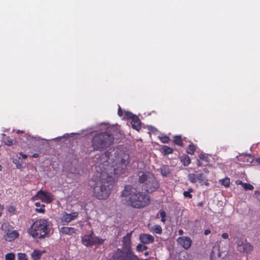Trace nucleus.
<instances>
[{
	"label": "nucleus",
	"mask_w": 260,
	"mask_h": 260,
	"mask_svg": "<svg viewBox=\"0 0 260 260\" xmlns=\"http://www.w3.org/2000/svg\"><path fill=\"white\" fill-rule=\"evenodd\" d=\"M192 188H189L187 191H185L183 192V196L185 198H188L189 199H191L192 197V195L191 194V192H193Z\"/></svg>",
	"instance_id": "nucleus-27"
},
{
	"label": "nucleus",
	"mask_w": 260,
	"mask_h": 260,
	"mask_svg": "<svg viewBox=\"0 0 260 260\" xmlns=\"http://www.w3.org/2000/svg\"><path fill=\"white\" fill-rule=\"evenodd\" d=\"M33 201L41 200L42 202L49 204L53 200V196L51 193L40 190L38 191L36 195L32 198Z\"/></svg>",
	"instance_id": "nucleus-9"
},
{
	"label": "nucleus",
	"mask_w": 260,
	"mask_h": 260,
	"mask_svg": "<svg viewBox=\"0 0 260 260\" xmlns=\"http://www.w3.org/2000/svg\"><path fill=\"white\" fill-rule=\"evenodd\" d=\"M39 156V155L38 153H34L31 157L34 158H38Z\"/></svg>",
	"instance_id": "nucleus-42"
},
{
	"label": "nucleus",
	"mask_w": 260,
	"mask_h": 260,
	"mask_svg": "<svg viewBox=\"0 0 260 260\" xmlns=\"http://www.w3.org/2000/svg\"><path fill=\"white\" fill-rule=\"evenodd\" d=\"M177 242L184 249H189L191 245L192 240L189 237L183 236L179 237L177 239Z\"/></svg>",
	"instance_id": "nucleus-10"
},
{
	"label": "nucleus",
	"mask_w": 260,
	"mask_h": 260,
	"mask_svg": "<svg viewBox=\"0 0 260 260\" xmlns=\"http://www.w3.org/2000/svg\"><path fill=\"white\" fill-rule=\"evenodd\" d=\"M19 233L16 230H14L10 232H8L5 236V238L7 241L9 242L13 241L19 236Z\"/></svg>",
	"instance_id": "nucleus-15"
},
{
	"label": "nucleus",
	"mask_w": 260,
	"mask_h": 260,
	"mask_svg": "<svg viewBox=\"0 0 260 260\" xmlns=\"http://www.w3.org/2000/svg\"><path fill=\"white\" fill-rule=\"evenodd\" d=\"M219 182L225 187H228L230 186V179L228 177H225L224 179H220Z\"/></svg>",
	"instance_id": "nucleus-24"
},
{
	"label": "nucleus",
	"mask_w": 260,
	"mask_h": 260,
	"mask_svg": "<svg viewBox=\"0 0 260 260\" xmlns=\"http://www.w3.org/2000/svg\"><path fill=\"white\" fill-rule=\"evenodd\" d=\"M19 155L21 156L22 158L24 159L27 158V155L26 154L22 153V152H20Z\"/></svg>",
	"instance_id": "nucleus-39"
},
{
	"label": "nucleus",
	"mask_w": 260,
	"mask_h": 260,
	"mask_svg": "<svg viewBox=\"0 0 260 260\" xmlns=\"http://www.w3.org/2000/svg\"><path fill=\"white\" fill-rule=\"evenodd\" d=\"M3 142L4 144L9 146H11L13 145V141L9 136H7L5 134L4 135Z\"/></svg>",
	"instance_id": "nucleus-22"
},
{
	"label": "nucleus",
	"mask_w": 260,
	"mask_h": 260,
	"mask_svg": "<svg viewBox=\"0 0 260 260\" xmlns=\"http://www.w3.org/2000/svg\"><path fill=\"white\" fill-rule=\"evenodd\" d=\"M199 158L200 159L204 160V161H206V162H208L209 161V156L206 154H202V153L200 154L199 155Z\"/></svg>",
	"instance_id": "nucleus-28"
},
{
	"label": "nucleus",
	"mask_w": 260,
	"mask_h": 260,
	"mask_svg": "<svg viewBox=\"0 0 260 260\" xmlns=\"http://www.w3.org/2000/svg\"><path fill=\"white\" fill-rule=\"evenodd\" d=\"M188 178L192 183L199 182L202 185L208 186L209 183L208 182L207 177L202 173H199L196 171V173H190L188 176Z\"/></svg>",
	"instance_id": "nucleus-8"
},
{
	"label": "nucleus",
	"mask_w": 260,
	"mask_h": 260,
	"mask_svg": "<svg viewBox=\"0 0 260 260\" xmlns=\"http://www.w3.org/2000/svg\"><path fill=\"white\" fill-rule=\"evenodd\" d=\"M184 232L181 229L178 230V234L180 235H182L183 234Z\"/></svg>",
	"instance_id": "nucleus-43"
},
{
	"label": "nucleus",
	"mask_w": 260,
	"mask_h": 260,
	"mask_svg": "<svg viewBox=\"0 0 260 260\" xmlns=\"http://www.w3.org/2000/svg\"><path fill=\"white\" fill-rule=\"evenodd\" d=\"M59 231L62 235H71L77 234V230L71 227L62 226L59 229Z\"/></svg>",
	"instance_id": "nucleus-14"
},
{
	"label": "nucleus",
	"mask_w": 260,
	"mask_h": 260,
	"mask_svg": "<svg viewBox=\"0 0 260 260\" xmlns=\"http://www.w3.org/2000/svg\"><path fill=\"white\" fill-rule=\"evenodd\" d=\"M203 171L205 173H207V174H208L209 173L208 170L207 169H203Z\"/></svg>",
	"instance_id": "nucleus-45"
},
{
	"label": "nucleus",
	"mask_w": 260,
	"mask_h": 260,
	"mask_svg": "<svg viewBox=\"0 0 260 260\" xmlns=\"http://www.w3.org/2000/svg\"><path fill=\"white\" fill-rule=\"evenodd\" d=\"M211 233V231L209 229H206L204 231V234L205 235H208Z\"/></svg>",
	"instance_id": "nucleus-40"
},
{
	"label": "nucleus",
	"mask_w": 260,
	"mask_h": 260,
	"mask_svg": "<svg viewBox=\"0 0 260 260\" xmlns=\"http://www.w3.org/2000/svg\"><path fill=\"white\" fill-rule=\"evenodd\" d=\"M169 140H170V139L167 136H164L161 138V141L164 143H168Z\"/></svg>",
	"instance_id": "nucleus-35"
},
{
	"label": "nucleus",
	"mask_w": 260,
	"mask_h": 260,
	"mask_svg": "<svg viewBox=\"0 0 260 260\" xmlns=\"http://www.w3.org/2000/svg\"><path fill=\"white\" fill-rule=\"evenodd\" d=\"M15 255L13 253H9L5 255V260H14Z\"/></svg>",
	"instance_id": "nucleus-32"
},
{
	"label": "nucleus",
	"mask_w": 260,
	"mask_h": 260,
	"mask_svg": "<svg viewBox=\"0 0 260 260\" xmlns=\"http://www.w3.org/2000/svg\"><path fill=\"white\" fill-rule=\"evenodd\" d=\"M118 115L119 116H122L123 115V112H122V110L120 106H119V108L118 110Z\"/></svg>",
	"instance_id": "nucleus-36"
},
{
	"label": "nucleus",
	"mask_w": 260,
	"mask_h": 260,
	"mask_svg": "<svg viewBox=\"0 0 260 260\" xmlns=\"http://www.w3.org/2000/svg\"><path fill=\"white\" fill-rule=\"evenodd\" d=\"M107 162H107V160H106V161H105V164H106V163H107Z\"/></svg>",
	"instance_id": "nucleus-51"
},
{
	"label": "nucleus",
	"mask_w": 260,
	"mask_h": 260,
	"mask_svg": "<svg viewBox=\"0 0 260 260\" xmlns=\"http://www.w3.org/2000/svg\"><path fill=\"white\" fill-rule=\"evenodd\" d=\"M105 241L104 239L96 237L92 232L89 235H85L82 238V243L86 246H90L94 245L102 244Z\"/></svg>",
	"instance_id": "nucleus-7"
},
{
	"label": "nucleus",
	"mask_w": 260,
	"mask_h": 260,
	"mask_svg": "<svg viewBox=\"0 0 260 260\" xmlns=\"http://www.w3.org/2000/svg\"><path fill=\"white\" fill-rule=\"evenodd\" d=\"M24 133V132L23 131L17 130L16 131V133L18 134H23Z\"/></svg>",
	"instance_id": "nucleus-44"
},
{
	"label": "nucleus",
	"mask_w": 260,
	"mask_h": 260,
	"mask_svg": "<svg viewBox=\"0 0 260 260\" xmlns=\"http://www.w3.org/2000/svg\"><path fill=\"white\" fill-rule=\"evenodd\" d=\"M130 163V156L128 153L121 152L117 159V167L113 169L114 174L121 175L125 172L127 169Z\"/></svg>",
	"instance_id": "nucleus-6"
},
{
	"label": "nucleus",
	"mask_w": 260,
	"mask_h": 260,
	"mask_svg": "<svg viewBox=\"0 0 260 260\" xmlns=\"http://www.w3.org/2000/svg\"><path fill=\"white\" fill-rule=\"evenodd\" d=\"M197 165L198 167H201L202 166V164L199 159H197Z\"/></svg>",
	"instance_id": "nucleus-41"
},
{
	"label": "nucleus",
	"mask_w": 260,
	"mask_h": 260,
	"mask_svg": "<svg viewBox=\"0 0 260 260\" xmlns=\"http://www.w3.org/2000/svg\"><path fill=\"white\" fill-rule=\"evenodd\" d=\"M196 146L193 144L191 143L188 147L187 149V153L189 154H193L196 151Z\"/></svg>",
	"instance_id": "nucleus-25"
},
{
	"label": "nucleus",
	"mask_w": 260,
	"mask_h": 260,
	"mask_svg": "<svg viewBox=\"0 0 260 260\" xmlns=\"http://www.w3.org/2000/svg\"><path fill=\"white\" fill-rule=\"evenodd\" d=\"M18 260H27L26 255L25 253H19L18 254Z\"/></svg>",
	"instance_id": "nucleus-34"
},
{
	"label": "nucleus",
	"mask_w": 260,
	"mask_h": 260,
	"mask_svg": "<svg viewBox=\"0 0 260 260\" xmlns=\"http://www.w3.org/2000/svg\"><path fill=\"white\" fill-rule=\"evenodd\" d=\"M160 172L164 177H168L171 174V170L169 166L164 165L160 168Z\"/></svg>",
	"instance_id": "nucleus-17"
},
{
	"label": "nucleus",
	"mask_w": 260,
	"mask_h": 260,
	"mask_svg": "<svg viewBox=\"0 0 260 260\" xmlns=\"http://www.w3.org/2000/svg\"><path fill=\"white\" fill-rule=\"evenodd\" d=\"M256 161L260 164V157L257 158L256 159Z\"/></svg>",
	"instance_id": "nucleus-46"
},
{
	"label": "nucleus",
	"mask_w": 260,
	"mask_h": 260,
	"mask_svg": "<svg viewBox=\"0 0 260 260\" xmlns=\"http://www.w3.org/2000/svg\"><path fill=\"white\" fill-rule=\"evenodd\" d=\"M132 127L139 131L141 128V121L140 119L136 115L131 120Z\"/></svg>",
	"instance_id": "nucleus-16"
},
{
	"label": "nucleus",
	"mask_w": 260,
	"mask_h": 260,
	"mask_svg": "<svg viewBox=\"0 0 260 260\" xmlns=\"http://www.w3.org/2000/svg\"><path fill=\"white\" fill-rule=\"evenodd\" d=\"M121 197L125 205L135 209L143 208L150 203L149 196L131 185L124 186Z\"/></svg>",
	"instance_id": "nucleus-2"
},
{
	"label": "nucleus",
	"mask_w": 260,
	"mask_h": 260,
	"mask_svg": "<svg viewBox=\"0 0 260 260\" xmlns=\"http://www.w3.org/2000/svg\"><path fill=\"white\" fill-rule=\"evenodd\" d=\"M112 134L108 132H101L95 134L91 139V146L94 150L104 151L114 142Z\"/></svg>",
	"instance_id": "nucleus-4"
},
{
	"label": "nucleus",
	"mask_w": 260,
	"mask_h": 260,
	"mask_svg": "<svg viewBox=\"0 0 260 260\" xmlns=\"http://www.w3.org/2000/svg\"><path fill=\"white\" fill-rule=\"evenodd\" d=\"M1 215H2V209L0 207V216H1Z\"/></svg>",
	"instance_id": "nucleus-49"
},
{
	"label": "nucleus",
	"mask_w": 260,
	"mask_h": 260,
	"mask_svg": "<svg viewBox=\"0 0 260 260\" xmlns=\"http://www.w3.org/2000/svg\"><path fill=\"white\" fill-rule=\"evenodd\" d=\"M158 214H159L160 216L161 217V221L165 223L166 221V212L164 210H159Z\"/></svg>",
	"instance_id": "nucleus-30"
},
{
	"label": "nucleus",
	"mask_w": 260,
	"mask_h": 260,
	"mask_svg": "<svg viewBox=\"0 0 260 260\" xmlns=\"http://www.w3.org/2000/svg\"><path fill=\"white\" fill-rule=\"evenodd\" d=\"M221 237L224 239H226L229 238V235L226 233H224L221 235Z\"/></svg>",
	"instance_id": "nucleus-37"
},
{
	"label": "nucleus",
	"mask_w": 260,
	"mask_h": 260,
	"mask_svg": "<svg viewBox=\"0 0 260 260\" xmlns=\"http://www.w3.org/2000/svg\"><path fill=\"white\" fill-rule=\"evenodd\" d=\"M27 233L35 239L45 238L50 233L49 221L44 218L36 220L28 229Z\"/></svg>",
	"instance_id": "nucleus-3"
},
{
	"label": "nucleus",
	"mask_w": 260,
	"mask_h": 260,
	"mask_svg": "<svg viewBox=\"0 0 260 260\" xmlns=\"http://www.w3.org/2000/svg\"><path fill=\"white\" fill-rule=\"evenodd\" d=\"M245 190H252L254 189L253 185L249 183H244L243 187Z\"/></svg>",
	"instance_id": "nucleus-31"
},
{
	"label": "nucleus",
	"mask_w": 260,
	"mask_h": 260,
	"mask_svg": "<svg viewBox=\"0 0 260 260\" xmlns=\"http://www.w3.org/2000/svg\"><path fill=\"white\" fill-rule=\"evenodd\" d=\"M42 252L39 250H34L31 254V256L34 260H38L41 258Z\"/></svg>",
	"instance_id": "nucleus-20"
},
{
	"label": "nucleus",
	"mask_w": 260,
	"mask_h": 260,
	"mask_svg": "<svg viewBox=\"0 0 260 260\" xmlns=\"http://www.w3.org/2000/svg\"><path fill=\"white\" fill-rule=\"evenodd\" d=\"M152 230L156 234H160L162 233V228L159 225H155L152 228Z\"/></svg>",
	"instance_id": "nucleus-26"
},
{
	"label": "nucleus",
	"mask_w": 260,
	"mask_h": 260,
	"mask_svg": "<svg viewBox=\"0 0 260 260\" xmlns=\"http://www.w3.org/2000/svg\"><path fill=\"white\" fill-rule=\"evenodd\" d=\"M253 246L249 243H242L238 245V250L241 252L248 253L252 251Z\"/></svg>",
	"instance_id": "nucleus-12"
},
{
	"label": "nucleus",
	"mask_w": 260,
	"mask_h": 260,
	"mask_svg": "<svg viewBox=\"0 0 260 260\" xmlns=\"http://www.w3.org/2000/svg\"><path fill=\"white\" fill-rule=\"evenodd\" d=\"M147 249L148 247L147 246L142 245L140 244H138L136 247V250L138 252H142L146 250Z\"/></svg>",
	"instance_id": "nucleus-29"
},
{
	"label": "nucleus",
	"mask_w": 260,
	"mask_h": 260,
	"mask_svg": "<svg viewBox=\"0 0 260 260\" xmlns=\"http://www.w3.org/2000/svg\"><path fill=\"white\" fill-rule=\"evenodd\" d=\"M35 206L37 207H41L40 208L36 209V212L41 213H44L45 206L44 204L41 205L40 202H36L35 203Z\"/></svg>",
	"instance_id": "nucleus-23"
},
{
	"label": "nucleus",
	"mask_w": 260,
	"mask_h": 260,
	"mask_svg": "<svg viewBox=\"0 0 260 260\" xmlns=\"http://www.w3.org/2000/svg\"><path fill=\"white\" fill-rule=\"evenodd\" d=\"M180 160L184 166H187L190 163V157L186 154L182 155L180 157Z\"/></svg>",
	"instance_id": "nucleus-19"
},
{
	"label": "nucleus",
	"mask_w": 260,
	"mask_h": 260,
	"mask_svg": "<svg viewBox=\"0 0 260 260\" xmlns=\"http://www.w3.org/2000/svg\"><path fill=\"white\" fill-rule=\"evenodd\" d=\"M203 205V203L202 202H200L198 204V206H202Z\"/></svg>",
	"instance_id": "nucleus-47"
},
{
	"label": "nucleus",
	"mask_w": 260,
	"mask_h": 260,
	"mask_svg": "<svg viewBox=\"0 0 260 260\" xmlns=\"http://www.w3.org/2000/svg\"><path fill=\"white\" fill-rule=\"evenodd\" d=\"M148 254H149V252H146L145 253V255H146V256H147Z\"/></svg>",
	"instance_id": "nucleus-48"
},
{
	"label": "nucleus",
	"mask_w": 260,
	"mask_h": 260,
	"mask_svg": "<svg viewBox=\"0 0 260 260\" xmlns=\"http://www.w3.org/2000/svg\"><path fill=\"white\" fill-rule=\"evenodd\" d=\"M140 240L141 242L144 244L152 243L154 241V237L148 234H141L140 235Z\"/></svg>",
	"instance_id": "nucleus-13"
},
{
	"label": "nucleus",
	"mask_w": 260,
	"mask_h": 260,
	"mask_svg": "<svg viewBox=\"0 0 260 260\" xmlns=\"http://www.w3.org/2000/svg\"><path fill=\"white\" fill-rule=\"evenodd\" d=\"M136 115L129 112H125L124 113V117L127 119H132Z\"/></svg>",
	"instance_id": "nucleus-33"
},
{
	"label": "nucleus",
	"mask_w": 260,
	"mask_h": 260,
	"mask_svg": "<svg viewBox=\"0 0 260 260\" xmlns=\"http://www.w3.org/2000/svg\"><path fill=\"white\" fill-rule=\"evenodd\" d=\"M235 183L237 184V185H242V186L243 187V184H244V183H243L241 180H237L235 182Z\"/></svg>",
	"instance_id": "nucleus-38"
},
{
	"label": "nucleus",
	"mask_w": 260,
	"mask_h": 260,
	"mask_svg": "<svg viewBox=\"0 0 260 260\" xmlns=\"http://www.w3.org/2000/svg\"><path fill=\"white\" fill-rule=\"evenodd\" d=\"M78 216V212H72L71 213H67L64 212L62 216L61 220L62 222H69L75 219Z\"/></svg>",
	"instance_id": "nucleus-11"
},
{
	"label": "nucleus",
	"mask_w": 260,
	"mask_h": 260,
	"mask_svg": "<svg viewBox=\"0 0 260 260\" xmlns=\"http://www.w3.org/2000/svg\"><path fill=\"white\" fill-rule=\"evenodd\" d=\"M173 141H174V144L178 146H182V147L183 146L182 139L180 136H174Z\"/></svg>",
	"instance_id": "nucleus-21"
},
{
	"label": "nucleus",
	"mask_w": 260,
	"mask_h": 260,
	"mask_svg": "<svg viewBox=\"0 0 260 260\" xmlns=\"http://www.w3.org/2000/svg\"><path fill=\"white\" fill-rule=\"evenodd\" d=\"M160 151L164 155H166L173 153L174 150L173 148L167 145H162L160 149Z\"/></svg>",
	"instance_id": "nucleus-18"
},
{
	"label": "nucleus",
	"mask_w": 260,
	"mask_h": 260,
	"mask_svg": "<svg viewBox=\"0 0 260 260\" xmlns=\"http://www.w3.org/2000/svg\"><path fill=\"white\" fill-rule=\"evenodd\" d=\"M138 182L142 184V187L148 193L155 191L159 187V183L153 174L149 172H140Z\"/></svg>",
	"instance_id": "nucleus-5"
},
{
	"label": "nucleus",
	"mask_w": 260,
	"mask_h": 260,
	"mask_svg": "<svg viewBox=\"0 0 260 260\" xmlns=\"http://www.w3.org/2000/svg\"><path fill=\"white\" fill-rule=\"evenodd\" d=\"M106 164L99 163L95 166V172L93 175L90 185L93 188V195L99 200L107 199L111 193L115 181L112 172L109 173Z\"/></svg>",
	"instance_id": "nucleus-1"
},
{
	"label": "nucleus",
	"mask_w": 260,
	"mask_h": 260,
	"mask_svg": "<svg viewBox=\"0 0 260 260\" xmlns=\"http://www.w3.org/2000/svg\"><path fill=\"white\" fill-rule=\"evenodd\" d=\"M2 168H3V167H2V165H0V171L2 170Z\"/></svg>",
	"instance_id": "nucleus-50"
}]
</instances>
